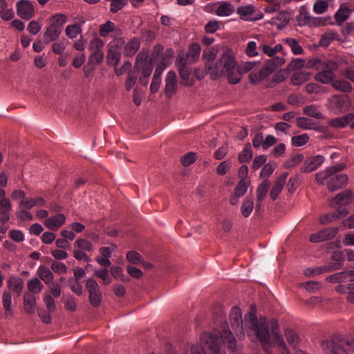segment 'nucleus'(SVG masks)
I'll return each mask as SVG.
<instances>
[{"label":"nucleus","mask_w":354,"mask_h":354,"mask_svg":"<svg viewBox=\"0 0 354 354\" xmlns=\"http://www.w3.org/2000/svg\"><path fill=\"white\" fill-rule=\"evenodd\" d=\"M229 317L231 326L239 339L244 337L245 330L252 341H259L263 347L276 344L282 349L283 354H290L279 335L276 320L267 321L264 317L257 319L253 310L245 314L243 320L241 309L237 306L232 308Z\"/></svg>","instance_id":"1"},{"label":"nucleus","mask_w":354,"mask_h":354,"mask_svg":"<svg viewBox=\"0 0 354 354\" xmlns=\"http://www.w3.org/2000/svg\"><path fill=\"white\" fill-rule=\"evenodd\" d=\"M198 343L187 345L182 354H225L224 344L227 342L230 349L236 351V339L227 326L222 331L204 332L201 334Z\"/></svg>","instance_id":"2"},{"label":"nucleus","mask_w":354,"mask_h":354,"mask_svg":"<svg viewBox=\"0 0 354 354\" xmlns=\"http://www.w3.org/2000/svg\"><path fill=\"white\" fill-rule=\"evenodd\" d=\"M236 65L234 53L232 49L226 48L216 60L214 66L209 67L208 74L212 80L225 75L230 84H236L241 81L239 73L236 71Z\"/></svg>","instance_id":"3"},{"label":"nucleus","mask_w":354,"mask_h":354,"mask_svg":"<svg viewBox=\"0 0 354 354\" xmlns=\"http://www.w3.org/2000/svg\"><path fill=\"white\" fill-rule=\"evenodd\" d=\"M321 348L324 354H354V338L338 334L322 341Z\"/></svg>","instance_id":"4"},{"label":"nucleus","mask_w":354,"mask_h":354,"mask_svg":"<svg viewBox=\"0 0 354 354\" xmlns=\"http://www.w3.org/2000/svg\"><path fill=\"white\" fill-rule=\"evenodd\" d=\"M328 109L334 113H341L348 111L351 100L347 95H333L328 99Z\"/></svg>","instance_id":"5"},{"label":"nucleus","mask_w":354,"mask_h":354,"mask_svg":"<svg viewBox=\"0 0 354 354\" xmlns=\"http://www.w3.org/2000/svg\"><path fill=\"white\" fill-rule=\"evenodd\" d=\"M337 69L336 62L331 60L326 61L323 66L319 67L318 73L315 76V80L322 84H328L333 82L335 77L334 73Z\"/></svg>","instance_id":"6"},{"label":"nucleus","mask_w":354,"mask_h":354,"mask_svg":"<svg viewBox=\"0 0 354 354\" xmlns=\"http://www.w3.org/2000/svg\"><path fill=\"white\" fill-rule=\"evenodd\" d=\"M345 167L346 165L344 163H337L320 170L315 174L316 182L319 185H326L328 188V185H330L334 172H339Z\"/></svg>","instance_id":"7"},{"label":"nucleus","mask_w":354,"mask_h":354,"mask_svg":"<svg viewBox=\"0 0 354 354\" xmlns=\"http://www.w3.org/2000/svg\"><path fill=\"white\" fill-rule=\"evenodd\" d=\"M296 19L300 26H308L318 27L325 24V20L324 19L312 16L305 6L300 8L299 12Z\"/></svg>","instance_id":"8"},{"label":"nucleus","mask_w":354,"mask_h":354,"mask_svg":"<svg viewBox=\"0 0 354 354\" xmlns=\"http://www.w3.org/2000/svg\"><path fill=\"white\" fill-rule=\"evenodd\" d=\"M124 44L122 38L113 39L108 45L107 62L109 64L116 65L121 57V49Z\"/></svg>","instance_id":"9"},{"label":"nucleus","mask_w":354,"mask_h":354,"mask_svg":"<svg viewBox=\"0 0 354 354\" xmlns=\"http://www.w3.org/2000/svg\"><path fill=\"white\" fill-rule=\"evenodd\" d=\"M236 13L241 19L245 21H257L263 17V14L257 10L252 4L239 6L236 8Z\"/></svg>","instance_id":"10"},{"label":"nucleus","mask_w":354,"mask_h":354,"mask_svg":"<svg viewBox=\"0 0 354 354\" xmlns=\"http://www.w3.org/2000/svg\"><path fill=\"white\" fill-rule=\"evenodd\" d=\"M17 15L24 20L30 19L35 15V8L28 0H19L16 3Z\"/></svg>","instance_id":"11"},{"label":"nucleus","mask_w":354,"mask_h":354,"mask_svg":"<svg viewBox=\"0 0 354 354\" xmlns=\"http://www.w3.org/2000/svg\"><path fill=\"white\" fill-rule=\"evenodd\" d=\"M176 64L181 78V84L185 86H191L193 81L189 80L190 69L187 66L186 59L183 56H178Z\"/></svg>","instance_id":"12"},{"label":"nucleus","mask_w":354,"mask_h":354,"mask_svg":"<svg viewBox=\"0 0 354 354\" xmlns=\"http://www.w3.org/2000/svg\"><path fill=\"white\" fill-rule=\"evenodd\" d=\"M339 232L338 227H328L313 234L310 236L311 243H320L333 239Z\"/></svg>","instance_id":"13"},{"label":"nucleus","mask_w":354,"mask_h":354,"mask_svg":"<svg viewBox=\"0 0 354 354\" xmlns=\"http://www.w3.org/2000/svg\"><path fill=\"white\" fill-rule=\"evenodd\" d=\"M354 200V194L349 189L344 190L334 197L330 201V206H346L350 205Z\"/></svg>","instance_id":"14"},{"label":"nucleus","mask_w":354,"mask_h":354,"mask_svg":"<svg viewBox=\"0 0 354 354\" xmlns=\"http://www.w3.org/2000/svg\"><path fill=\"white\" fill-rule=\"evenodd\" d=\"M249 185L250 180L248 179H241L239 180L234 189L233 194L230 198V203L232 205L238 204L239 198L243 196L247 192Z\"/></svg>","instance_id":"15"},{"label":"nucleus","mask_w":354,"mask_h":354,"mask_svg":"<svg viewBox=\"0 0 354 354\" xmlns=\"http://www.w3.org/2000/svg\"><path fill=\"white\" fill-rule=\"evenodd\" d=\"M348 183V176L344 174L334 172L328 189L330 192L336 191L344 187Z\"/></svg>","instance_id":"16"},{"label":"nucleus","mask_w":354,"mask_h":354,"mask_svg":"<svg viewBox=\"0 0 354 354\" xmlns=\"http://www.w3.org/2000/svg\"><path fill=\"white\" fill-rule=\"evenodd\" d=\"M177 91V80L176 73L170 71L167 73L165 78V95L171 97Z\"/></svg>","instance_id":"17"},{"label":"nucleus","mask_w":354,"mask_h":354,"mask_svg":"<svg viewBox=\"0 0 354 354\" xmlns=\"http://www.w3.org/2000/svg\"><path fill=\"white\" fill-rule=\"evenodd\" d=\"M324 161V158L321 155L310 157L305 160L301 171L304 173L311 172L319 167Z\"/></svg>","instance_id":"18"},{"label":"nucleus","mask_w":354,"mask_h":354,"mask_svg":"<svg viewBox=\"0 0 354 354\" xmlns=\"http://www.w3.org/2000/svg\"><path fill=\"white\" fill-rule=\"evenodd\" d=\"M218 54V48L212 46L205 49L203 53V59L207 73L209 71V67L214 66L216 62V57Z\"/></svg>","instance_id":"19"},{"label":"nucleus","mask_w":354,"mask_h":354,"mask_svg":"<svg viewBox=\"0 0 354 354\" xmlns=\"http://www.w3.org/2000/svg\"><path fill=\"white\" fill-rule=\"evenodd\" d=\"M348 214V211L346 208H339L331 214L321 216L319 218V221L322 225H326L335 221V220L346 216Z\"/></svg>","instance_id":"20"},{"label":"nucleus","mask_w":354,"mask_h":354,"mask_svg":"<svg viewBox=\"0 0 354 354\" xmlns=\"http://www.w3.org/2000/svg\"><path fill=\"white\" fill-rule=\"evenodd\" d=\"M66 221V216L63 214H57L47 218L44 221L46 228L51 230H57Z\"/></svg>","instance_id":"21"},{"label":"nucleus","mask_w":354,"mask_h":354,"mask_svg":"<svg viewBox=\"0 0 354 354\" xmlns=\"http://www.w3.org/2000/svg\"><path fill=\"white\" fill-rule=\"evenodd\" d=\"M46 204L44 199L41 197L24 198L18 204V208L30 209L35 206L44 207Z\"/></svg>","instance_id":"22"},{"label":"nucleus","mask_w":354,"mask_h":354,"mask_svg":"<svg viewBox=\"0 0 354 354\" xmlns=\"http://www.w3.org/2000/svg\"><path fill=\"white\" fill-rule=\"evenodd\" d=\"M290 18V12L281 11L271 19V24L275 26L278 29H282L288 25Z\"/></svg>","instance_id":"23"},{"label":"nucleus","mask_w":354,"mask_h":354,"mask_svg":"<svg viewBox=\"0 0 354 354\" xmlns=\"http://www.w3.org/2000/svg\"><path fill=\"white\" fill-rule=\"evenodd\" d=\"M287 177L288 174L284 173L277 179L270 191V198L272 200H276L279 194L281 192L286 183Z\"/></svg>","instance_id":"24"},{"label":"nucleus","mask_w":354,"mask_h":354,"mask_svg":"<svg viewBox=\"0 0 354 354\" xmlns=\"http://www.w3.org/2000/svg\"><path fill=\"white\" fill-rule=\"evenodd\" d=\"M123 46L125 56L132 57L138 52L140 48V39L137 37H133L130 39L125 45L124 44Z\"/></svg>","instance_id":"25"},{"label":"nucleus","mask_w":354,"mask_h":354,"mask_svg":"<svg viewBox=\"0 0 354 354\" xmlns=\"http://www.w3.org/2000/svg\"><path fill=\"white\" fill-rule=\"evenodd\" d=\"M8 287L10 291L20 295L24 289V281L19 277H10L8 281Z\"/></svg>","instance_id":"26"},{"label":"nucleus","mask_w":354,"mask_h":354,"mask_svg":"<svg viewBox=\"0 0 354 354\" xmlns=\"http://www.w3.org/2000/svg\"><path fill=\"white\" fill-rule=\"evenodd\" d=\"M12 209V203L10 201L0 202V222L7 223L10 218V214Z\"/></svg>","instance_id":"27"},{"label":"nucleus","mask_w":354,"mask_h":354,"mask_svg":"<svg viewBox=\"0 0 354 354\" xmlns=\"http://www.w3.org/2000/svg\"><path fill=\"white\" fill-rule=\"evenodd\" d=\"M201 51V48L198 44H192L187 53L186 63L192 64L198 59Z\"/></svg>","instance_id":"28"},{"label":"nucleus","mask_w":354,"mask_h":354,"mask_svg":"<svg viewBox=\"0 0 354 354\" xmlns=\"http://www.w3.org/2000/svg\"><path fill=\"white\" fill-rule=\"evenodd\" d=\"M269 188V182L266 180H263L257 187V203L256 207L260 209L262 201L264 200L267 195Z\"/></svg>","instance_id":"29"},{"label":"nucleus","mask_w":354,"mask_h":354,"mask_svg":"<svg viewBox=\"0 0 354 354\" xmlns=\"http://www.w3.org/2000/svg\"><path fill=\"white\" fill-rule=\"evenodd\" d=\"M234 11V6L228 1H221L216 10V15L219 17L230 16Z\"/></svg>","instance_id":"30"},{"label":"nucleus","mask_w":354,"mask_h":354,"mask_svg":"<svg viewBox=\"0 0 354 354\" xmlns=\"http://www.w3.org/2000/svg\"><path fill=\"white\" fill-rule=\"evenodd\" d=\"M24 306L25 311L28 314H32L35 311L36 297L30 292L24 295Z\"/></svg>","instance_id":"31"},{"label":"nucleus","mask_w":354,"mask_h":354,"mask_svg":"<svg viewBox=\"0 0 354 354\" xmlns=\"http://www.w3.org/2000/svg\"><path fill=\"white\" fill-rule=\"evenodd\" d=\"M62 33V28H57L49 24L44 33V41L48 44L55 41Z\"/></svg>","instance_id":"32"},{"label":"nucleus","mask_w":354,"mask_h":354,"mask_svg":"<svg viewBox=\"0 0 354 354\" xmlns=\"http://www.w3.org/2000/svg\"><path fill=\"white\" fill-rule=\"evenodd\" d=\"M311 77V73L307 71H297L291 76V82L295 86H300Z\"/></svg>","instance_id":"33"},{"label":"nucleus","mask_w":354,"mask_h":354,"mask_svg":"<svg viewBox=\"0 0 354 354\" xmlns=\"http://www.w3.org/2000/svg\"><path fill=\"white\" fill-rule=\"evenodd\" d=\"M354 119V114L348 113L344 116L330 120L329 124L336 128L344 127L350 124Z\"/></svg>","instance_id":"34"},{"label":"nucleus","mask_w":354,"mask_h":354,"mask_svg":"<svg viewBox=\"0 0 354 354\" xmlns=\"http://www.w3.org/2000/svg\"><path fill=\"white\" fill-rule=\"evenodd\" d=\"M37 274L39 277L46 284L50 285L53 282V272L46 266H41L38 268Z\"/></svg>","instance_id":"35"},{"label":"nucleus","mask_w":354,"mask_h":354,"mask_svg":"<svg viewBox=\"0 0 354 354\" xmlns=\"http://www.w3.org/2000/svg\"><path fill=\"white\" fill-rule=\"evenodd\" d=\"M14 16L13 9L8 6L5 0H0V17L5 21H10Z\"/></svg>","instance_id":"36"},{"label":"nucleus","mask_w":354,"mask_h":354,"mask_svg":"<svg viewBox=\"0 0 354 354\" xmlns=\"http://www.w3.org/2000/svg\"><path fill=\"white\" fill-rule=\"evenodd\" d=\"M67 21L68 17L65 14L56 13L49 18L48 24L57 28L62 29V26L67 22Z\"/></svg>","instance_id":"37"},{"label":"nucleus","mask_w":354,"mask_h":354,"mask_svg":"<svg viewBox=\"0 0 354 354\" xmlns=\"http://www.w3.org/2000/svg\"><path fill=\"white\" fill-rule=\"evenodd\" d=\"M2 304L5 310V316L6 317H12L13 315L12 309V297L8 291H4L2 295Z\"/></svg>","instance_id":"38"},{"label":"nucleus","mask_w":354,"mask_h":354,"mask_svg":"<svg viewBox=\"0 0 354 354\" xmlns=\"http://www.w3.org/2000/svg\"><path fill=\"white\" fill-rule=\"evenodd\" d=\"M303 113L309 117L315 118L316 119H321L324 118L319 106L315 104H310L304 106L303 109Z\"/></svg>","instance_id":"39"},{"label":"nucleus","mask_w":354,"mask_h":354,"mask_svg":"<svg viewBox=\"0 0 354 354\" xmlns=\"http://www.w3.org/2000/svg\"><path fill=\"white\" fill-rule=\"evenodd\" d=\"M28 292L32 295L39 293L43 289V285L38 278L30 279L27 283Z\"/></svg>","instance_id":"40"},{"label":"nucleus","mask_w":354,"mask_h":354,"mask_svg":"<svg viewBox=\"0 0 354 354\" xmlns=\"http://www.w3.org/2000/svg\"><path fill=\"white\" fill-rule=\"evenodd\" d=\"M332 86L337 91L349 93L352 91L351 84L344 80H335L332 82Z\"/></svg>","instance_id":"41"},{"label":"nucleus","mask_w":354,"mask_h":354,"mask_svg":"<svg viewBox=\"0 0 354 354\" xmlns=\"http://www.w3.org/2000/svg\"><path fill=\"white\" fill-rule=\"evenodd\" d=\"M82 32V24H75L73 25H68L65 28V33L67 37L70 39H75Z\"/></svg>","instance_id":"42"},{"label":"nucleus","mask_w":354,"mask_h":354,"mask_svg":"<svg viewBox=\"0 0 354 354\" xmlns=\"http://www.w3.org/2000/svg\"><path fill=\"white\" fill-rule=\"evenodd\" d=\"M259 62L256 61H248L242 62L239 66L236 65V71L239 73L240 76L254 69Z\"/></svg>","instance_id":"43"},{"label":"nucleus","mask_w":354,"mask_h":354,"mask_svg":"<svg viewBox=\"0 0 354 354\" xmlns=\"http://www.w3.org/2000/svg\"><path fill=\"white\" fill-rule=\"evenodd\" d=\"M254 208V202L252 198H246L242 203L241 206V214L247 218L252 213Z\"/></svg>","instance_id":"44"},{"label":"nucleus","mask_w":354,"mask_h":354,"mask_svg":"<svg viewBox=\"0 0 354 354\" xmlns=\"http://www.w3.org/2000/svg\"><path fill=\"white\" fill-rule=\"evenodd\" d=\"M284 42L290 48L294 55H301L304 53L302 47L299 44L298 41L290 37L284 39Z\"/></svg>","instance_id":"45"},{"label":"nucleus","mask_w":354,"mask_h":354,"mask_svg":"<svg viewBox=\"0 0 354 354\" xmlns=\"http://www.w3.org/2000/svg\"><path fill=\"white\" fill-rule=\"evenodd\" d=\"M260 48L268 57H274L277 53L282 50L283 46L281 44H279L275 45L274 47H271L266 44H263L261 45Z\"/></svg>","instance_id":"46"},{"label":"nucleus","mask_w":354,"mask_h":354,"mask_svg":"<svg viewBox=\"0 0 354 354\" xmlns=\"http://www.w3.org/2000/svg\"><path fill=\"white\" fill-rule=\"evenodd\" d=\"M104 41L99 37L91 39L88 46V50L91 53L103 50Z\"/></svg>","instance_id":"47"},{"label":"nucleus","mask_w":354,"mask_h":354,"mask_svg":"<svg viewBox=\"0 0 354 354\" xmlns=\"http://www.w3.org/2000/svg\"><path fill=\"white\" fill-rule=\"evenodd\" d=\"M297 125L304 129H314L315 128L313 120L304 117L297 118Z\"/></svg>","instance_id":"48"},{"label":"nucleus","mask_w":354,"mask_h":354,"mask_svg":"<svg viewBox=\"0 0 354 354\" xmlns=\"http://www.w3.org/2000/svg\"><path fill=\"white\" fill-rule=\"evenodd\" d=\"M43 301L48 313H53L56 310V306L53 297L48 292L43 295Z\"/></svg>","instance_id":"49"},{"label":"nucleus","mask_w":354,"mask_h":354,"mask_svg":"<svg viewBox=\"0 0 354 354\" xmlns=\"http://www.w3.org/2000/svg\"><path fill=\"white\" fill-rule=\"evenodd\" d=\"M245 55L249 57H255L259 55L257 42L254 41H249L247 43L245 49Z\"/></svg>","instance_id":"50"},{"label":"nucleus","mask_w":354,"mask_h":354,"mask_svg":"<svg viewBox=\"0 0 354 354\" xmlns=\"http://www.w3.org/2000/svg\"><path fill=\"white\" fill-rule=\"evenodd\" d=\"M309 139V136L306 133L295 136L292 138V145L297 147H302L308 142Z\"/></svg>","instance_id":"51"},{"label":"nucleus","mask_w":354,"mask_h":354,"mask_svg":"<svg viewBox=\"0 0 354 354\" xmlns=\"http://www.w3.org/2000/svg\"><path fill=\"white\" fill-rule=\"evenodd\" d=\"M252 157V148L250 144H247L239 156V160L241 162H245L250 160Z\"/></svg>","instance_id":"52"},{"label":"nucleus","mask_w":354,"mask_h":354,"mask_svg":"<svg viewBox=\"0 0 354 354\" xmlns=\"http://www.w3.org/2000/svg\"><path fill=\"white\" fill-rule=\"evenodd\" d=\"M94 274L96 277L101 279L105 285H108L112 281V279L109 275V271L106 268L96 270L94 271Z\"/></svg>","instance_id":"53"},{"label":"nucleus","mask_w":354,"mask_h":354,"mask_svg":"<svg viewBox=\"0 0 354 354\" xmlns=\"http://www.w3.org/2000/svg\"><path fill=\"white\" fill-rule=\"evenodd\" d=\"M328 282L340 283L348 281L346 270L330 275L326 278Z\"/></svg>","instance_id":"54"},{"label":"nucleus","mask_w":354,"mask_h":354,"mask_svg":"<svg viewBox=\"0 0 354 354\" xmlns=\"http://www.w3.org/2000/svg\"><path fill=\"white\" fill-rule=\"evenodd\" d=\"M350 10L346 7H340L335 14V19L337 22H344L349 17Z\"/></svg>","instance_id":"55"},{"label":"nucleus","mask_w":354,"mask_h":354,"mask_svg":"<svg viewBox=\"0 0 354 354\" xmlns=\"http://www.w3.org/2000/svg\"><path fill=\"white\" fill-rule=\"evenodd\" d=\"M288 75V70L280 69L276 71L272 78V83L279 84L286 80Z\"/></svg>","instance_id":"56"},{"label":"nucleus","mask_w":354,"mask_h":354,"mask_svg":"<svg viewBox=\"0 0 354 354\" xmlns=\"http://www.w3.org/2000/svg\"><path fill=\"white\" fill-rule=\"evenodd\" d=\"M328 8V3L323 0H316L313 5V12L317 15L324 13Z\"/></svg>","instance_id":"57"},{"label":"nucleus","mask_w":354,"mask_h":354,"mask_svg":"<svg viewBox=\"0 0 354 354\" xmlns=\"http://www.w3.org/2000/svg\"><path fill=\"white\" fill-rule=\"evenodd\" d=\"M15 214L17 218L22 221H30L33 219L32 214L27 209L19 208Z\"/></svg>","instance_id":"58"},{"label":"nucleus","mask_w":354,"mask_h":354,"mask_svg":"<svg viewBox=\"0 0 354 354\" xmlns=\"http://www.w3.org/2000/svg\"><path fill=\"white\" fill-rule=\"evenodd\" d=\"M114 28L115 24L111 21H107L105 24L100 26L99 32L100 36L103 37H106L114 30Z\"/></svg>","instance_id":"59"},{"label":"nucleus","mask_w":354,"mask_h":354,"mask_svg":"<svg viewBox=\"0 0 354 354\" xmlns=\"http://www.w3.org/2000/svg\"><path fill=\"white\" fill-rule=\"evenodd\" d=\"M75 245L84 252H90L93 250V245L91 243L84 239H78L75 241Z\"/></svg>","instance_id":"60"},{"label":"nucleus","mask_w":354,"mask_h":354,"mask_svg":"<svg viewBox=\"0 0 354 354\" xmlns=\"http://www.w3.org/2000/svg\"><path fill=\"white\" fill-rule=\"evenodd\" d=\"M110 272L111 275L118 280H120L121 281H127V278L124 276V274L122 272V269L119 266H112L110 268Z\"/></svg>","instance_id":"61"},{"label":"nucleus","mask_w":354,"mask_h":354,"mask_svg":"<svg viewBox=\"0 0 354 354\" xmlns=\"http://www.w3.org/2000/svg\"><path fill=\"white\" fill-rule=\"evenodd\" d=\"M305 90L308 93H326V89L320 86L319 84L315 83H309L306 85Z\"/></svg>","instance_id":"62"},{"label":"nucleus","mask_w":354,"mask_h":354,"mask_svg":"<svg viewBox=\"0 0 354 354\" xmlns=\"http://www.w3.org/2000/svg\"><path fill=\"white\" fill-rule=\"evenodd\" d=\"M232 167V162L230 160H225L219 163L216 167V173L220 176L226 174Z\"/></svg>","instance_id":"63"},{"label":"nucleus","mask_w":354,"mask_h":354,"mask_svg":"<svg viewBox=\"0 0 354 354\" xmlns=\"http://www.w3.org/2000/svg\"><path fill=\"white\" fill-rule=\"evenodd\" d=\"M265 79L260 71L259 72H251L248 75L249 82L253 85L260 84Z\"/></svg>","instance_id":"64"}]
</instances>
